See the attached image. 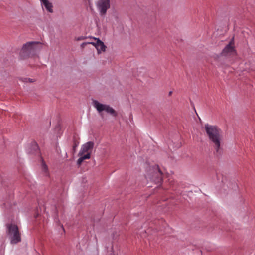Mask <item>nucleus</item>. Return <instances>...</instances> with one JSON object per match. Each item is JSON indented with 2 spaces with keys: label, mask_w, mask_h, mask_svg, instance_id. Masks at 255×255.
Returning <instances> with one entry per match:
<instances>
[{
  "label": "nucleus",
  "mask_w": 255,
  "mask_h": 255,
  "mask_svg": "<svg viewBox=\"0 0 255 255\" xmlns=\"http://www.w3.org/2000/svg\"><path fill=\"white\" fill-rule=\"evenodd\" d=\"M204 129L217 154H220L222 150V132L216 126L206 124Z\"/></svg>",
  "instance_id": "1"
},
{
  "label": "nucleus",
  "mask_w": 255,
  "mask_h": 255,
  "mask_svg": "<svg viewBox=\"0 0 255 255\" xmlns=\"http://www.w3.org/2000/svg\"><path fill=\"white\" fill-rule=\"evenodd\" d=\"M145 178L147 180L157 184L162 180V173L158 165L150 166L147 169Z\"/></svg>",
  "instance_id": "2"
},
{
  "label": "nucleus",
  "mask_w": 255,
  "mask_h": 255,
  "mask_svg": "<svg viewBox=\"0 0 255 255\" xmlns=\"http://www.w3.org/2000/svg\"><path fill=\"white\" fill-rule=\"evenodd\" d=\"M41 48L40 42H28L23 45L20 51V54L23 57H29L34 55L35 52L39 50Z\"/></svg>",
  "instance_id": "3"
},
{
  "label": "nucleus",
  "mask_w": 255,
  "mask_h": 255,
  "mask_svg": "<svg viewBox=\"0 0 255 255\" xmlns=\"http://www.w3.org/2000/svg\"><path fill=\"white\" fill-rule=\"evenodd\" d=\"M7 233L12 244H16L21 241V234L16 225L8 224Z\"/></svg>",
  "instance_id": "4"
},
{
  "label": "nucleus",
  "mask_w": 255,
  "mask_h": 255,
  "mask_svg": "<svg viewBox=\"0 0 255 255\" xmlns=\"http://www.w3.org/2000/svg\"><path fill=\"white\" fill-rule=\"evenodd\" d=\"M94 147V143L91 141L88 142L83 145L78 154L80 157L77 160V164L80 166L85 159L90 158L91 153Z\"/></svg>",
  "instance_id": "5"
},
{
  "label": "nucleus",
  "mask_w": 255,
  "mask_h": 255,
  "mask_svg": "<svg viewBox=\"0 0 255 255\" xmlns=\"http://www.w3.org/2000/svg\"><path fill=\"white\" fill-rule=\"evenodd\" d=\"M93 106L97 109L99 112H101L103 111H105L107 113H109L114 116L117 115L116 112L114 109L110 107L109 105H105L99 103L98 101L95 100H93Z\"/></svg>",
  "instance_id": "6"
},
{
  "label": "nucleus",
  "mask_w": 255,
  "mask_h": 255,
  "mask_svg": "<svg viewBox=\"0 0 255 255\" xmlns=\"http://www.w3.org/2000/svg\"><path fill=\"white\" fill-rule=\"evenodd\" d=\"M110 7V0H99L97 3V8L101 15L106 14L107 10Z\"/></svg>",
  "instance_id": "7"
},
{
  "label": "nucleus",
  "mask_w": 255,
  "mask_h": 255,
  "mask_svg": "<svg viewBox=\"0 0 255 255\" xmlns=\"http://www.w3.org/2000/svg\"><path fill=\"white\" fill-rule=\"evenodd\" d=\"M233 42L231 41L223 50L222 54L224 56L233 55L235 53V50L233 46Z\"/></svg>",
  "instance_id": "8"
},
{
  "label": "nucleus",
  "mask_w": 255,
  "mask_h": 255,
  "mask_svg": "<svg viewBox=\"0 0 255 255\" xmlns=\"http://www.w3.org/2000/svg\"><path fill=\"white\" fill-rule=\"evenodd\" d=\"M93 39L96 40L95 48L97 50L98 53L100 54L101 52L105 51L106 46L105 45L104 43L98 38H93Z\"/></svg>",
  "instance_id": "9"
},
{
  "label": "nucleus",
  "mask_w": 255,
  "mask_h": 255,
  "mask_svg": "<svg viewBox=\"0 0 255 255\" xmlns=\"http://www.w3.org/2000/svg\"><path fill=\"white\" fill-rule=\"evenodd\" d=\"M42 4L45 7L46 9L49 12L52 13L53 11V5L48 0H40Z\"/></svg>",
  "instance_id": "10"
},
{
  "label": "nucleus",
  "mask_w": 255,
  "mask_h": 255,
  "mask_svg": "<svg viewBox=\"0 0 255 255\" xmlns=\"http://www.w3.org/2000/svg\"><path fill=\"white\" fill-rule=\"evenodd\" d=\"M85 38H86V37L84 36H79V37L75 38V40L81 41V40H84Z\"/></svg>",
  "instance_id": "11"
},
{
  "label": "nucleus",
  "mask_w": 255,
  "mask_h": 255,
  "mask_svg": "<svg viewBox=\"0 0 255 255\" xmlns=\"http://www.w3.org/2000/svg\"><path fill=\"white\" fill-rule=\"evenodd\" d=\"M32 144L33 146V149L34 150H36L38 149V146L37 143L35 142H33Z\"/></svg>",
  "instance_id": "12"
},
{
  "label": "nucleus",
  "mask_w": 255,
  "mask_h": 255,
  "mask_svg": "<svg viewBox=\"0 0 255 255\" xmlns=\"http://www.w3.org/2000/svg\"><path fill=\"white\" fill-rule=\"evenodd\" d=\"M42 168L44 172H46L47 170V167L44 163H42Z\"/></svg>",
  "instance_id": "13"
},
{
  "label": "nucleus",
  "mask_w": 255,
  "mask_h": 255,
  "mask_svg": "<svg viewBox=\"0 0 255 255\" xmlns=\"http://www.w3.org/2000/svg\"><path fill=\"white\" fill-rule=\"evenodd\" d=\"M87 44H88L87 42H83L81 44V47L82 48H84L85 47V46L87 45Z\"/></svg>",
  "instance_id": "14"
},
{
  "label": "nucleus",
  "mask_w": 255,
  "mask_h": 255,
  "mask_svg": "<svg viewBox=\"0 0 255 255\" xmlns=\"http://www.w3.org/2000/svg\"><path fill=\"white\" fill-rule=\"evenodd\" d=\"M87 43H88V44H92V45H93V46H94L95 47L96 42H87Z\"/></svg>",
  "instance_id": "15"
},
{
  "label": "nucleus",
  "mask_w": 255,
  "mask_h": 255,
  "mask_svg": "<svg viewBox=\"0 0 255 255\" xmlns=\"http://www.w3.org/2000/svg\"><path fill=\"white\" fill-rule=\"evenodd\" d=\"M77 146V145L76 143H75L73 146V150L74 152L75 151Z\"/></svg>",
  "instance_id": "16"
},
{
  "label": "nucleus",
  "mask_w": 255,
  "mask_h": 255,
  "mask_svg": "<svg viewBox=\"0 0 255 255\" xmlns=\"http://www.w3.org/2000/svg\"><path fill=\"white\" fill-rule=\"evenodd\" d=\"M173 182V180L169 179V183L171 186L173 185L172 182Z\"/></svg>",
  "instance_id": "17"
},
{
  "label": "nucleus",
  "mask_w": 255,
  "mask_h": 255,
  "mask_svg": "<svg viewBox=\"0 0 255 255\" xmlns=\"http://www.w3.org/2000/svg\"><path fill=\"white\" fill-rule=\"evenodd\" d=\"M172 93V91H170L169 93V95H171Z\"/></svg>",
  "instance_id": "18"
},
{
  "label": "nucleus",
  "mask_w": 255,
  "mask_h": 255,
  "mask_svg": "<svg viewBox=\"0 0 255 255\" xmlns=\"http://www.w3.org/2000/svg\"><path fill=\"white\" fill-rule=\"evenodd\" d=\"M29 81H30V82H33V81H32V80L30 79H29Z\"/></svg>",
  "instance_id": "19"
}]
</instances>
